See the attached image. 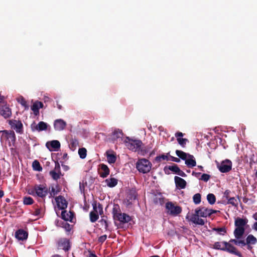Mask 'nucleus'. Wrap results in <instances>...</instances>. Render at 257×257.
Wrapping results in <instances>:
<instances>
[{
	"label": "nucleus",
	"instance_id": "c9c22d12",
	"mask_svg": "<svg viewBox=\"0 0 257 257\" xmlns=\"http://www.w3.org/2000/svg\"><path fill=\"white\" fill-rule=\"evenodd\" d=\"M18 101L24 107L25 109L27 110L29 109V105L28 104L27 101L23 96H21L20 98H19L18 99Z\"/></svg>",
	"mask_w": 257,
	"mask_h": 257
},
{
	"label": "nucleus",
	"instance_id": "c756f323",
	"mask_svg": "<svg viewBox=\"0 0 257 257\" xmlns=\"http://www.w3.org/2000/svg\"><path fill=\"white\" fill-rule=\"evenodd\" d=\"M79 145L78 141L75 139V138H72L70 140V144H69V148L70 149L74 151L77 147Z\"/></svg>",
	"mask_w": 257,
	"mask_h": 257
},
{
	"label": "nucleus",
	"instance_id": "e433bc0d",
	"mask_svg": "<svg viewBox=\"0 0 257 257\" xmlns=\"http://www.w3.org/2000/svg\"><path fill=\"white\" fill-rule=\"evenodd\" d=\"M32 166L34 170L38 171H41L42 170V167L41 166L40 163L37 160H35L33 162Z\"/></svg>",
	"mask_w": 257,
	"mask_h": 257
},
{
	"label": "nucleus",
	"instance_id": "3c124183",
	"mask_svg": "<svg viewBox=\"0 0 257 257\" xmlns=\"http://www.w3.org/2000/svg\"><path fill=\"white\" fill-rule=\"evenodd\" d=\"M210 178V176L207 174H203L200 179L205 182H207Z\"/></svg>",
	"mask_w": 257,
	"mask_h": 257
},
{
	"label": "nucleus",
	"instance_id": "bf43d9fd",
	"mask_svg": "<svg viewBox=\"0 0 257 257\" xmlns=\"http://www.w3.org/2000/svg\"><path fill=\"white\" fill-rule=\"evenodd\" d=\"M230 191L228 190H226L224 193V196L225 197L226 199H228L230 197L229 196V194Z\"/></svg>",
	"mask_w": 257,
	"mask_h": 257
},
{
	"label": "nucleus",
	"instance_id": "2f4dec72",
	"mask_svg": "<svg viewBox=\"0 0 257 257\" xmlns=\"http://www.w3.org/2000/svg\"><path fill=\"white\" fill-rule=\"evenodd\" d=\"M89 216L90 220L92 223L96 221L99 218V215L97 212L94 211V210L90 212Z\"/></svg>",
	"mask_w": 257,
	"mask_h": 257
},
{
	"label": "nucleus",
	"instance_id": "09e8293b",
	"mask_svg": "<svg viewBox=\"0 0 257 257\" xmlns=\"http://www.w3.org/2000/svg\"><path fill=\"white\" fill-rule=\"evenodd\" d=\"M42 209V208H37L35 209L34 215L38 216H42L43 215Z\"/></svg>",
	"mask_w": 257,
	"mask_h": 257
},
{
	"label": "nucleus",
	"instance_id": "a19ab883",
	"mask_svg": "<svg viewBox=\"0 0 257 257\" xmlns=\"http://www.w3.org/2000/svg\"><path fill=\"white\" fill-rule=\"evenodd\" d=\"M213 230L217 232L220 235H224L226 233V229L225 227L213 228Z\"/></svg>",
	"mask_w": 257,
	"mask_h": 257
},
{
	"label": "nucleus",
	"instance_id": "7c9ffc66",
	"mask_svg": "<svg viewBox=\"0 0 257 257\" xmlns=\"http://www.w3.org/2000/svg\"><path fill=\"white\" fill-rule=\"evenodd\" d=\"M123 136V133L121 130L119 129L115 130L112 133V139L113 140H116L118 138H122Z\"/></svg>",
	"mask_w": 257,
	"mask_h": 257
},
{
	"label": "nucleus",
	"instance_id": "58836bf2",
	"mask_svg": "<svg viewBox=\"0 0 257 257\" xmlns=\"http://www.w3.org/2000/svg\"><path fill=\"white\" fill-rule=\"evenodd\" d=\"M121 212L119 206L117 204H114L113 205V207L112 208V213L113 215V217L114 216H116L119 213Z\"/></svg>",
	"mask_w": 257,
	"mask_h": 257
},
{
	"label": "nucleus",
	"instance_id": "13d9d810",
	"mask_svg": "<svg viewBox=\"0 0 257 257\" xmlns=\"http://www.w3.org/2000/svg\"><path fill=\"white\" fill-rule=\"evenodd\" d=\"M58 191H55V189L53 187H52L51 192H50L51 196H54L58 193Z\"/></svg>",
	"mask_w": 257,
	"mask_h": 257
},
{
	"label": "nucleus",
	"instance_id": "a211bd4d",
	"mask_svg": "<svg viewBox=\"0 0 257 257\" xmlns=\"http://www.w3.org/2000/svg\"><path fill=\"white\" fill-rule=\"evenodd\" d=\"M28 233L24 229H20L15 232V237L19 240H24L28 238Z\"/></svg>",
	"mask_w": 257,
	"mask_h": 257
},
{
	"label": "nucleus",
	"instance_id": "412c9836",
	"mask_svg": "<svg viewBox=\"0 0 257 257\" xmlns=\"http://www.w3.org/2000/svg\"><path fill=\"white\" fill-rule=\"evenodd\" d=\"M185 164L189 168H193L196 165V162L192 155L188 154V158L185 160Z\"/></svg>",
	"mask_w": 257,
	"mask_h": 257
},
{
	"label": "nucleus",
	"instance_id": "5fc2aeb1",
	"mask_svg": "<svg viewBox=\"0 0 257 257\" xmlns=\"http://www.w3.org/2000/svg\"><path fill=\"white\" fill-rule=\"evenodd\" d=\"M63 224V227L67 231H69L71 229V225L67 222H64Z\"/></svg>",
	"mask_w": 257,
	"mask_h": 257
},
{
	"label": "nucleus",
	"instance_id": "20e7f679",
	"mask_svg": "<svg viewBox=\"0 0 257 257\" xmlns=\"http://www.w3.org/2000/svg\"><path fill=\"white\" fill-rule=\"evenodd\" d=\"M166 208L168 213L172 216H177L182 212V208L180 206L175 205L171 202H167L166 204Z\"/></svg>",
	"mask_w": 257,
	"mask_h": 257
},
{
	"label": "nucleus",
	"instance_id": "9d476101",
	"mask_svg": "<svg viewBox=\"0 0 257 257\" xmlns=\"http://www.w3.org/2000/svg\"><path fill=\"white\" fill-rule=\"evenodd\" d=\"M47 123L44 121H40L38 124H36L35 122H33L31 124V128L33 132L35 131H37L38 132L45 131L47 129Z\"/></svg>",
	"mask_w": 257,
	"mask_h": 257
},
{
	"label": "nucleus",
	"instance_id": "7ed1b4c3",
	"mask_svg": "<svg viewBox=\"0 0 257 257\" xmlns=\"http://www.w3.org/2000/svg\"><path fill=\"white\" fill-rule=\"evenodd\" d=\"M124 143L127 148L133 151H139L141 150L143 143L141 140L130 139L126 137Z\"/></svg>",
	"mask_w": 257,
	"mask_h": 257
},
{
	"label": "nucleus",
	"instance_id": "4be33fe9",
	"mask_svg": "<svg viewBox=\"0 0 257 257\" xmlns=\"http://www.w3.org/2000/svg\"><path fill=\"white\" fill-rule=\"evenodd\" d=\"M199 215H198V214L195 213V214L192 215L190 218V221L196 224L203 225L204 224V221L203 219L199 218Z\"/></svg>",
	"mask_w": 257,
	"mask_h": 257
},
{
	"label": "nucleus",
	"instance_id": "b1692460",
	"mask_svg": "<svg viewBox=\"0 0 257 257\" xmlns=\"http://www.w3.org/2000/svg\"><path fill=\"white\" fill-rule=\"evenodd\" d=\"M245 232V228L237 227L235 228L233 233L235 238L239 239L242 237Z\"/></svg>",
	"mask_w": 257,
	"mask_h": 257
},
{
	"label": "nucleus",
	"instance_id": "cd10ccee",
	"mask_svg": "<svg viewBox=\"0 0 257 257\" xmlns=\"http://www.w3.org/2000/svg\"><path fill=\"white\" fill-rule=\"evenodd\" d=\"M105 182L107 183V185L110 188L114 187L117 184V180L114 178L107 179L105 180Z\"/></svg>",
	"mask_w": 257,
	"mask_h": 257
},
{
	"label": "nucleus",
	"instance_id": "c03bdc74",
	"mask_svg": "<svg viewBox=\"0 0 257 257\" xmlns=\"http://www.w3.org/2000/svg\"><path fill=\"white\" fill-rule=\"evenodd\" d=\"M23 203L25 205H31L33 204L34 200L31 197H24L23 198Z\"/></svg>",
	"mask_w": 257,
	"mask_h": 257
},
{
	"label": "nucleus",
	"instance_id": "423d86ee",
	"mask_svg": "<svg viewBox=\"0 0 257 257\" xmlns=\"http://www.w3.org/2000/svg\"><path fill=\"white\" fill-rule=\"evenodd\" d=\"M217 168L221 173L229 172L232 169V162L229 160L226 159L218 164Z\"/></svg>",
	"mask_w": 257,
	"mask_h": 257
},
{
	"label": "nucleus",
	"instance_id": "c85d7f7f",
	"mask_svg": "<svg viewBox=\"0 0 257 257\" xmlns=\"http://www.w3.org/2000/svg\"><path fill=\"white\" fill-rule=\"evenodd\" d=\"M131 219V217L130 215L126 214V213H123L121 217L119 218L118 221L122 223H125L130 222Z\"/></svg>",
	"mask_w": 257,
	"mask_h": 257
},
{
	"label": "nucleus",
	"instance_id": "4c0bfd02",
	"mask_svg": "<svg viewBox=\"0 0 257 257\" xmlns=\"http://www.w3.org/2000/svg\"><path fill=\"white\" fill-rule=\"evenodd\" d=\"M31 109L34 112V114L35 115H38L39 114V108L38 106V104H37V101H36L32 106H31Z\"/></svg>",
	"mask_w": 257,
	"mask_h": 257
},
{
	"label": "nucleus",
	"instance_id": "5701e85b",
	"mask_svg": "<svg viewBox=\"0 0 257 257\" xmlns=\"http://www.w3.org/2000/svg\"><path fill=\"white\" fill-rule=\"evenodd\" d=\"M246 243L247 245V248L250 249L252 247L250 246V244H255L257 242V239L252 234L248 235L246 238Z\"/></svg>",
	"mask_w": 257,
	"mask_h": 257
},
{
	"label": "nucleus",
	"instance_id": "1a4fd4ad",
	"mask_svg": "<svg viewBox=\"0 0 257 257\" xmlns=\"http://www.w3.org/2000/svg\"><path fill=\"white\" fill-rule=\"evenodd\" d=\"M9 123L17 133H22L23 124L20 120H17L15 119L10 120Z\"/></svg>",
	"mask_w": 257,
	"mask_h": 257
},
{
	"label": "nucleus",
	"instance_id": "f03ea898",
	"mask_svg": "<svg viewBox=\"0 0 257 257\" xmlns=\"http://www.w3.org/2000/svg\"><path fill=\"white\" fill-rule=\"evenodd\" d=\"M151 168V163L146 159H139L136 163V168L140 172L143 174L149 172Z\"/></svg>",
	"mask_w": 257,
	"mask_h": 257
},
{
	"label": "nucleus",
	"instance_id": "603ef678",
	"mask_svg": "<svg viewBox=\"0 0 257 257\" xmlns=\"http://www.w3.org/2000/svg\"><path fill=\"white\" fill-rule=\"evenodd\" d=\"M99 222L101 223V225H104V228H105V230H107L108 229V224L107 221L105 219L102 218L99 221Z\"/></svg>",
	"mask_w": 257,
	"mask_h": 257
},
{
	"label": "nucleus",
	"instance_id": "f8f14e48",
	"mask_svg": "<svg viewBox=\"0 0 257 257\" xmlns=\"http://www.w3.org/2000/svg\"><path fill=\"white\" fill-rule=\"evenodd\" d=\"M0 114L5 118H9L12 115L11 109L7 105L0 104Z\"/></svg>",
	"mask_w": 257,
	"mask_h": 257
},
{
	"label": "nucleus",
	"instance_id": "dca6fc26",
	"mask_svg": "<svg viewBox=\"0 0 257 257\" xmlns=\"http://www.w3.org/2000/svg\"><path fill=\"white\" fill-rule=\"evenodd\" d=\"M174 181L177 188L179 189H184L187 185L186 181L182 178L175 176L174 177Z\"/></svg>",
	"mask_w": 257,
	"mask_h": 257
},
{
	"label": "nucleus",
	"instance_id": "6ab92c4d",
	"mask_svg": "<svg viewBox=\"0 0 257 257\" xmlns=\"http://www.w3.org/2000/svg\"><path fill=\"white\" fill-rule=\"evenodd\" d=\"M247 222L248 219L246 218H241L238 217L235 219L234 225L237 227L244 228Z\"/></svg>",
	"mask_w": 257,
	"mask_h": 257
},
{
	"label": "nucleus",
	"instance_id": "de8ad7c7",
	"mask_svg": "<svg viewBox=\"0 0 257 257\" xmlns=\"http://www.w3.org/2000/svg\"><path fill=\"white\" fill-rule=\"evenodd\" d=\"M177 142L182 147H185L187 142H188V139L183 138H177Z\"/></svg>",
	"mask_w": 257,
	"mask_h": 257
},
{
	"label": "nucleus",
	"instance_id": "864d4df0",
	"mask_svg": "<svg viewBox=\"0 0 257 257\" xmlns=\"http://www.w3.org/2000/svg\"><path fill=\"white\" fill-rule=\"evenodd\" d=\"M106 238H107V235L104 234V235H101L98 238V241L99 243H102L103 242H104L105 241Z\"/></svg>",
	"mask_w": 257,
	"mask_h": 257
},
{
	"label": "nucleus",
	"instance_id": "39448f33",
	"mask_svg": "<svg viewBox=\"0 0 257 257\" xmlns=\"http://www.w3.org/2000/svg\"><path fill=\"white\" fill-rule=\"evenodd\" d=\"M57 246L58 249L68 251L71 247L70 241L66 238H61L57 242Z\"/></svg>",
	"mask_w": 257,
	"mask_h": 257
},
{
	"label": "nucleus",
	"instance_id": "f3484780",
	"mask_svg": "<svg viewBox=\"0 0 257 257\" xmlns=\"http://www.w3.org/2000/svg\"><path fill=\"white\" fill-rule=\"evenodd\" d=\"M100 170L99 171V175L102 178H106L109 174V169L107 166L104 164L100 165Z\"/></svg>",
	"mask_w": 257,
	"mask_h": 257
},
{
	"label": "nucleus",
	"instance_id": "aec40b11",
	"mask_svg": "<svg viewBox=\"0 0 257 257\" xmlns=\"http://www.w3.org/2000/svg\"><path fill=\"white\" fill-rule=\"evenodd\" d=\"M74 213L71 211L67 212L66 210L62 211L61 212V217L65 221H72Z\"/></svg>",
	"mask_w": 257,
	"mask_h": 257
},
{
	"label": "nucleus",
	"instance_id": "393cba45",
	"mask_svg": "<svg viewBox=\"0 0 257 257\" xmlns=\"http://www.w3.org/2000/svg\"><path fill=\"white\" fill-rule=\"evenodd\" d=\"M180 168L176 164H174L173 166H166L164 168V172L166 174H169L170 173L168 170H170L174 173L177 174Z\"/></svg>",
	"mask_w": 257,
	"mask_h": 257
},
{
	"label": "nucleus",
	"instance_id": "ea45409f",
	"mask_svg": "<svg viewBox=\"0 0 257 257\" xmlns=\"http://www.w3.org/2000/svg\"><path fill=\"white\" fill-rule=\"evenodd\" d=\"M50 175L51 176V177L54 179V180H58L60 178V176L61 175V173H59L53 171H51L50 172Z\"/></svg>",
	"mask_w": 257,
	"mask_h": 257
},
{
	"label": "nucleus",
	"instance_id": "338daca9",
	"mask_svg": "<svg viewBox=\"0 0 257 257\" xmlns=\"http://www.w3.org/2000/svg\"><path fill=\"white\" fill-rule=\"evenodd\" d=\"M209 213H210V215L212 214L213 213H216L217 212H219V211L211 209H209Z\"/></svg>",
	"mask_w": 257,
	"mask_h": 257
},
{
	"label": "nucleus",
	"instance_id": "bb28decb",
	"mask_svg": "<svg viewBox=\"0 0 257 257\" xmlns=\"http://www.w3.org/2000/svg\"><path fill=\"white\" fill-rule=\"evenodd\" d=\"M4 132L7 134V138L10 140L12 143H15L16 140V136L14 131H10L9 132L8 131H4Z\"/></svg>",
	"mask_w": 257,
	"mask_h": 257
},
{
	"label": "nucleus",
	"instance_id": "4d7b16f0",
	"mask_svg": "<svg viewBox=\"0 0 257 257\" xmlns=\"http://www.w3.org/2000/svg\"><path fill=\"white\" fill-rule=\"evenodd\" d=\"M247 245L246 241H245L244 240H238L237 245L244 246Z\"/></svg>",
	"mask_w": 257,
	"mask_h": 257
},
{
	"label": "nucleus",
	"instance_id": "e2e57ef3",
	"mask_svg": "<svg viewBox=\"0 0 257 257\" xmlns=\"http://www.w3.org/2000/svg\"><path fill=\"white\" fill-rule=\"evenodd\" d=\"M123 213H121V212L120 213H119L118 214L116 215V216H114L113 217V219L115 220H119V218L120 217H121V215H122V214Z\"/></svg>",
	"mask_w": 257,
	"mask_h": 257
},
{
	"label": "nucleus",
	"instance_id": "79ce46f5",
	"mask_svg": "<svg viewBox=\"0 0 257 257\" xmlns=\"http://www.w3.org/2000/svg\"><path fill=\"white\" fill-rule=\"evenodd\" d=\"M79 155L81 159H84L86 157L87 155V150L84 148H82L79 149L78 150Z\"/></svg>",
	"mask_w": 257,
	"mask_h": 257
},
{
	"label": "nucleus",
	"instance_id": "a878e982",
	"mask_svg": "<svg viewBox=\"0 0 257 257\" xmlns=\"http://www.w3.org/2000/svg\"><path fill=\"white\" fill-rule=\"evenodd\" d=\"M92 206L94 211L97 213L98 212L100 215L103 213V206L100 203L97 204L96 202H94L92 204Z\"/></svg>",
	"mask_w": 257,
	"mask_h": 257
},
{
	"label": "nucleus",
	"instance_id": "a18cd8bd",
	"mask_svg": "<svg viewBox=\"0 0 257 257\" xmlns=\"http://www.w3.org/2000/svg\"><path fill=\"white\" fill-rule=\"evenodd\" d=\"M227 204H231L234 207H237L238 205L237 200L234 197H230L227 199Z\"/></svg>",
	"mask_w": 257,
	"mask_h": 257
},
{
	"label": "nucleus",
	"instance_id": "f257e3e1",
	"mask_svg": "<svg viewBox=\"0 0 257 257\" xmlns=\"http://www.w3.org/2000/svg\"><path fill=\"white\" fill-rule=\"evenodd\" d=\"M213 248L221 250L224 251L228 252L230 253L235 254L239 257H241V253L238 251L235 247L233 246L231 244L226 241H223L221 242H215L213 245Z\"/></svg>",
	"mask_w": 257,
	"mask_h": 257
},
{
	"label": "nucleus",
	"instance_id": "37998d69",
	"mask_svg": "<svg viewBox=\"0 0 257 257\" xmlns=\"http://www.w3.org/2000/svg\"><path fill=\"white\" fill-rule=\"evenodd\" d=\"M201 196L199 193L195 194L193 197V202L195 204H198L201 202Z\"/></svg>",
	"mask_w": 257,
	"mask_h": 257
},
{
	"label": "nucleus",
	"instance_id": "2eb2a0df",
	"mask_svg": "<svg viewBox=\"0 0 257 257\" xmlns=\"http://www.w3.org/2000/svg\"><path fill=\"white\" fill-rule=\"evenodd\" d=\"M195 213L199 215L200 217H206L210 216L209 209L205 207H201L195 210Z\"/></svg>",
	"mask_w": 257,
	"mask_h": 257
},
{
	"label": "nucleus",
	"instance_id": "680f3d73",
	"mask_svg": "<svg viewBox=\"0 0 257 257\" xmlns=\"http://www.w3.org/2000/svg\"><path fill=\"white\" fill-rule=\"evenodd\" d=\"M175 137L177 138H181L184 136V134L180 132H178L175 134Z\"/></svg>",
	"mask_w": 257,
	"mask_h": 257
},
{
	"label": "nucleus",
	"instance_id": "0eeeda50",
	"mask_svg": "<svg viewBox=\"0 0 257 257\" xmlns=\"http://www.w3.org/2000/svg\"><path fill=\"white\" fill-rule=\"evenodd\" d=\"M34 191L36 195L41 198H45L48 194V189L44 185H36L34 187Z\"/></svg>",
	"mask_w": 257,
	"mask_h": 257
},
{
	"label": "nucleus",
	"instance_id": "473e14b6",
	"mask_svg": "<svg viewBox=\"0 0 257 257\" xmlns=\"http://www.w3.org/2000/svg\"><path fill=\"white\" fill-rule=\"evenodd\" d=\"M207 200L210 204L213 205L216 202V197L213 194L209 193L207 195Z\"/></svg>",
	"mask_w": 257,
	"mask_h": 257
},
{
	"label": "nucleus",
	"instance_id": "774afa93",
	"mask_svg": "<svg viewBox=\"0 0 257 257\" xmlns=\"http://www.w3.org/2000/svg\"><path fill=\"white\" fill-rule=\"evenodd\" d=\"M252 228L255 231H257V222L254 223L252 225Z\"/></svg>",
	"mask_w": 257,
	"mask_h": 257
},
{
	"label": "nucleus",
	"instance_id": "8fccbe9b",
	"mask_svg": "<svg viewBox=\"0 0 257 257\" xmlns=\"http://www.w3.org/2000/svg\"><path fill=\"white\" fill-rule=\"evenodd\" d=\"M53 171L61 173V169H60V166L58 161L55 162V168L53 170Z\"/></svg>",
	"mask_w": 257,
	"mask_h": 257
},
{
	"label": "nucleus",
	"instance_id": "052dcab7",
	"mask_svg": "<svg viewBox=\"0 0 257 257\" xmlns=\"http://www.w3.org/2000/svg\"><path fill=\"white\" fill-rule=\"evenodd\" d=\"M177 175L183 177H186L187 176L186 174L183 171L181 170L180 169H179Z\"/></svg>",
	"mask_w": 257,
	"mask_h": 257
},
{
	"label": "nucleus",
	"instance_id": "6e6552de",
	"mask_svg": "<svg viewBox=\"0 0 257 257\" xmlns=\"http://www.w3.org/2000/svg\"><path fill=\"white\" fill-rule=\"evenodd\" d=\"M137 198V193L135 190L132 189L128 192L124 201L126 206L131 205Z\"/></svg>",
	"mask_w": 257,
	"mask_h": 257
},
{
	"label": "nucleus",
	"instance_id": "69168bd1",
	"mask_svg": "<svg viewBox=\"0 0 257 257\" xmlns=\"http://www.w3.org/2000/svg\"><path fill=\"white\" fill-rule=\"evenodd\" d=\"M37 104H38V106H39V108H43L44 105H43V103L41 102V101H37Z\"/></svg>",
	"mask_w": 257,
	"mask_h": 257
},
{
	"label": "nucleus",
	"instance_id": "6e6d98bb",
	"mask_svg": "<svg viewBox=\"0 0 257 257\" xmlns=\"http://www.w3.org/2000/svg\"><path fill=\"white\" fill-rule=\"evenodd\" d=\"M169 160L175 162H177V163H179L180 162V160L179 158H176V157H175L173 156H169Z\"/></svg>",
	"mask_w": 257,
	"mask_h": 257
},
{
	"label": "nucleus",
	"instance_id": "72a5a7b5",
	"mask_svg": "<svg viewBox=\"0 0 257 257\" xmlns=\"http://www.w3.org/2000/svg\"><path fill=\"white\" fill-rule=\"evenodd\" d=\"M106 154L108 162L110 164L114 163L116 160V156L113 154H108V152H106Z\"/></svg>",
	"mask_w": 257,
	"mask_h": 257
},
{
	"label": "nucleus",
	"instance_id": "f704fd0d",
	"mask_svg": "<svg viewBox=\"0 0 257 257\" xmlns=\"http://www.w3.org/2000/svg\"><path fill=\"white\" fill-rule=\"evenodd\" d=\"M176 154L178 157H179L180 159L183 160H186L187 157H188V154L180 150H176Z\"/></svg>",
	"mask_w": 257,
	"mask_h": 257
},
{
	"label": "nucleus",
	"instance_id": "ddd939ff",
	"mask_svg": "<svg viewBox=\"0 0 257 257\" xmlns=\"http://www.w3.org/2000/svg\"><path fill=\"white\" fill-rule=\"evenodd\" d=\"M60 143L57 140H53L47 142L46 147L50 151H57L60 148Z\"/></svg>",
	"mask_w": 257,
	"mask_h": 257
},
{
	"label": "nucleus",
	"instance_id": "49530a36",
	"mask_svg": "<svg viewBox=\"0 0 257 257\" xmlns=\"http://www.w3.org/2000/svg\"><path fill=\"white\" fill-rule=\"evenodd\" d=\"M162 159L164 160L169 161V157L168 155L162 154L161 155L157 156L155 158V160L158 162H161Z\"/></svg>",
	"mask_w": 257,
	"mask_h": 257
},
{
	"label": "nucleus",
	"instance_id": "9b49d317",
	"mask_svg": "<svg viewBox=\"0 0 257 257\" xmlns=\"http://www.w3.org/2000/svg\"><path fill=\"white\" fill-rule=\"evenodd\" d=\"M55 201L58 207L61 210H64L67 207L68 203L65 198L62 196H59L55 198Z\"/></svg>",
	"mask_w": 257,
	"mask_h": 257
},
{
	"label": "nucleus",
	"instance_id": "0e129e2a",
	"mask_svg": "<svg viewBox=\"0 0 257 257\" xmlns=\"http://www.w3.org/2000/svg\"><path fill=\"white\" fill-rule=\"evenodd\" d=\"M238 241V240L236 238V239H231L229 240L228 242L230 243V244H231V243H233L235 245H237Z\"/></svg>",
	"mask_w": 257,
	"mask_h": 257
},
{
	"label": "nucleus",
	"instance_id": "4468645a",
	"mask_svg": "<svg viewBox=\"0 0 257 257\" xmlns=\"http://www.w3.org/2000/svg\"><path fill=\"white\" fill-rule=\"evenodd\" d=\"M66 126V122L61 119H56L54 123V128L56 131H62L65 128Z\"/></svg>",
	"mask_w": 257,
	"mask_h": 257
}]
</instances>
